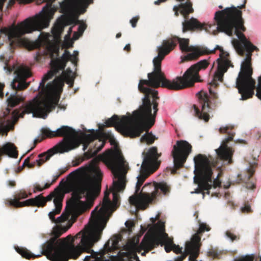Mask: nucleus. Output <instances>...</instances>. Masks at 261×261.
Returning <instances> with one entry per match:
<instances>
[{"mask_svg": "<svg viewBox=\"0 0 261 261\" xmlns=\"http://www.w3.org/2000/svg\"><path fill=\"white\" fill-rule=\"evenodd\" d=\"M59 176H60V175H59V174L54 176V179H53V180L50 184H51V185H52L56 181V180H57V179L59 177Z\"/></svg>", "mask_w": 261, "mask_h": 261, "instance_id": "ea45409f", "label": "nucleus"}, {"mask_svg": "<svg viewBox=\"0 0 261 261\" xmlns=\"http://www.w3.org/2000/svg\"><path fill=\"white\" fill-rule=\"evenodd\" d=\"M7 110L8 111V113H10V110L9 108H8Z\"/></svg>", "mask_w": 261, "mask_h": 261, "instance_id": "5fc2aeb1", "label": "nucleus"}, {"mask_svg": "<svg viewBox=\"0 0 261 261\" xmlns=\"http://www.w3.org/2000/svg\"><path fill=\"white\" fill-rule=\"evenodd\" d=\"M259 261H261V256L260 257V258H259Z\"/></svg>", "mask_w": 261, "mask_h": 261, "instance_id": "4d7b16f0", "label": "nucleus"}, {"mask_svg": "<svg viewBox=\"0 0 261 261\" xmlns=\"http://www.w3.org/2000/svg\"><path fill=\"white\" fill-rule=\"evenodd\" d=\"M25 100V97L20 95L15 92L13 94H10V96L7 99L8 107L9 108H13L20 102H23Z\"/></svg>", "mask_w": 261, "mask_h": 261, "instance_id": "4be33fe9", "label": "nucleus"}, {"mask_svg": "<svg viewBox=\"0 0 261 261\" xmlns=\"http://www.w3.org/2000/svg\"><path fill=\"white\" fill-rule=\"evenodd\" d=\"M219 8L220 9H222V8H223V7H222V6H219Z\"/></svg>", "mask_w": 261, "mask_h": 261, "instance_id": "6e6d98bb", "label": "nucleus"}, {"mask_svg": "<svg viewBox=\"0 0 261 261\" xmlns=\"http://www.w3.org/2000/svg\"><path fill=\"white\" fill-rule=\"evenodd\" d=\"M139 19V16H136L133 17L132 19L130 20V23L133 28H135L137 25V23Z\"/></svg>", "mask_w": 261, "mask_h": 261, "instance_id": "2f4dec72", "label": "nucleus"}, {"mask_svg": "<svg viewBox=\"0 0 261 261\" xmlns=\"http://www.w3.org/2000/svg\"><path fill=\"white\" fill-rule=\"evenodd\" d=\"M30 160H29V158H27L24 161V162L23 163V166H27L28 165H30Z\"/></svg>", "mask_w": 261, "mask_h": 261, "instance_id": "4c0bfd02", "label": "nucleus"}, {"mask_svg": "<svg viewBox=\"0 0 261 261\" xmlns=\"http://www.w3.org/2000/svg\"><path fill=\"white\" fill-rule=\"evenodd\" d=\"M7 185L10 187H15L16 185V184L15 180H9L7 181Z\"/></svg>", "mask_w": 261, "mask_h": 261, "instance_id": "c9c22d12", "label": "nucleus"}, {"mask_svg": "<svg viewBox=\"0 0 261 261\" xmlns=\"http://www.w3.org/2000/svg\"><path fill=\"white\" fill-rule=\"evenodd\" d=\"M13 70L15 77L11 84L12 88L17 91L23 90L27 88L30 83H26L25 81L31 75L29 69L23 65L13 66L12 68L8 67L7 72L8 74H10Z\"/></svg>", "mask_w": 261, "mask_h": 261, "instance_id": "2eb2a0df", "label": "nucleus"}, {"mask_svg": "<svg viewBox=\"0 0 261 261\" xmlns=\"http://www.w3.org/2000/svg\"><path fill=\"white\" fill-rule=\"evenodd\" d=\"M72 32V28H70L69 29V31H68V33L69 34H70L71 32Z\"/></svg>", "mask_w": 261, "mask_h": 261, "instance_id": "603ef678", "label": "nucleus"}, {"mask_svg": "<svg viewBox=\"0 0 261 261\" xmlns=\"http://www.w3.org/2000/svg\"><path fill=\"white\" fill-rule=\"evenodd\" d=\"M62 201L63 198L61 196H57L54 199V203L55 206V208L48 214L49 219L52 222L56 223H61L67 221L70 216V214L63 213L57 219H55V216L56 215L59 214L61 211L62 207Z\"/></svg>", "mask_w": 261, "mask_h": 261, "instance_id": "f3484780", "label": "nucleus"}, {"mask_svg": "<svg viewBox=\"0 0 261 261\" xmlns=\"http://www.w3.org/2000/svg\"><path fill=\"white\" fill-rule=\"evenodd\" d=\"M121 36V33H118L116 34V38H120V37Z\"/></svg>", "mask_w": 261, "mask_h": 261, "instance_id": "09e8293b", "label": "nucleus"}, {"mask_svg": "<svg viewBox=\"0 0 261 261\" xmlns=\"http://www.w3.org/2000/svg\"><path fill=\"white\" fill-rule=\"evenodd\" d=\"M80 169H77L70 173V175H77L79 173V171Z\"/></svg>", "mask_w": 261, "mask_h": 261, "instance_id": "a18cd8bd", "label": "nucleus"}, {"mask_svg": "<svg viewBox=\"0 0 261 261\" xmlns=\"http://www.w3.org/2000/svg\"><path fill=\"white\" fill-rule=\"evenodd\" d=\"M16 0H9L8 7H12L15 3ZM20 4H28L30 3L32 0H17Z\"/></svg>", "mask_w": 261, "mask_h": 261, "instance_id": "c85d7f7f", "label": "nucleus"}, {"mask_svg": "<svg viewBox=\"0 0 261 261\" xmlns=\"http://www.w3.org/2000/svg\"><path fill=\"white\" fill-rule=\"evenodd\" d=\"M159 231L158 237H154L151 235L146 234L138 246L136 248H132L125 252H122V256L126 257L129 260L134 259L140 261L137 254V252L140 253L142 250H144L141 254L142 256H145L147 253L159 245H161L162 246H164L165 250L167 253L173 251L174 253L178 254L181 252L182 248L179 245L175 244L173 238L169 237L168 234L165 232L164 225L160 226Z\"/></svg>", "mask_w": 261, "mask_h": 261, "instance_id": "9d476101", "label": "nucleus"}, {"mask_svg": "<svg viewBox=\"0 0 261 261\" xmlns=\"http://www.w3.org/2000/svg\"><path fill=\"white\" fill-rule=\"evenodd\" d=\"M93 0H64L61 4L62 7H68L73 6L81 10L84 13L88 6L93 3Z\"/></svg>", "mask_w": 261, "mask_h": 261, "instance_id": "a211bd4d", "label": "nucleus"}, {"mask_svg": "<svg viewBox=\"0 0 261 261\" xmlns=\"http://www.w3.org/2000/svg\"><path fill=\"white\" fill-rule=\"evenodd\" d=\"M110 192L106 191L102 206H96L91 213L89 223L74 237L68 235L59 239L62 233L51 237L41 246V254L35 255L25 248L18 247L17 252L27 259L35 258L41 255L46 256L51 261H68L76 259L83 252L90 253L84 261H99L105 252L102 249L94 251L92 248L101 239L102 231L106 226V214L112 209V203L109 198Z\"/></svg>", "mask_w": 261, "mask_h": 261, "instance_id": "f257e3e1", "label": "nucleus"}, {"mask_svg": "<svg viewBox=\"0 0 261 261\" xmlns=\"http://www.w3.org/2000/svg\"><path fill=\"white\" fill-rule=\"evenodd\" d=\"M67 84H70L71 83V86H72L73 81H70V80H68V81H67Z\"/></svg>", "mask_w": 261, "mask_h": 261, "instance_id": "8fccbe9b", "label": "nucleus"}, {"mask_svg": "<svg viewBox=\"0 0 261 261\" xmlns=\"http://www.w3.org/2000/svg\"><path fill=\"white\" fill-rule=\"evenodd\" d=\"M257 166V164L254 163L252 165L250 164V168L247 170V172L245 173L243 178H241L243 182H246V187L248 189L253 190L255 188V185L252 182H247L249 181L251 177L253 176L255 172V168Z\"/></svg>", "mask_w": 261, "mask_h": 261, "instance_id": "412c9836", "label": "nucleus"}, {"mask_svg": "<svg viewBox=\"0 0 261 261\" xmlns=\"http://www.w3.org/2000/svg\"><path fill=\"white\" fill-rule=\"evenodd\" d=\"M242 15V11L234 6L226 8L215 13L214 20L216 23H202L192 17L182 22V31L186 33L188 31L200 32L205 30L214 35H217L218 32L225 33L229 36L233 33L236 35L239 40H233L232 44L238 55L242 57L246 56L241 64V71L237 79L236 86L241 95L240 99L244 100L254 95L256 83L252 77L253 69L251 57L252 52L254 50L258 51L259 49L248 40L242 33L245 31L246 28Z\"/></svg>", "mask_w": 261, "mask_h": 261, "instance_id": "f03ea898", "label": "nucleus"}, {"mask_svg": "<svg viewBox=\"0 0 261 261\" xmlns=\"http://www.w3.org/2000/svg\"><path fill=\"white\" fill-rule=\"evenodd\" d=\"M73 43L71 40L66 41L63 44V47L66 49L72 47Z\"/></svg>", "mask_w": 261, "mask_h": 261, "instance_id": "f704fd0d", "label": "nucleus"}, {"mask_svg": "<svg viewBox=\"0 0 261 261\" xmlns=\"http://www.w3.org/2000/svg\"><path fill=\"white\" fill-rule=\"evenodd\" d=\"M256 96L261 100V75L258 79V85L256 88Z\"/></svg>", "mask_w": 261, "mask_h": 261, "instance_id": "bb28decb", "label": "nucleus"}, {"mask_svg": "<svg viewBox=\"0 0 261 261\" xmlns=\"http://www.w3.org/2000/svg\"><path fill=\"white\" fill-rule=\"evenodd\" d=\"M254 260V256L253 255H245L242 256L238 258L234 259V261H253Z\"/></svg>", "mask_w": 261, "mask_h": 261, "instance_id": "a878e982", "label": "nucleus"}, {"mask_svg": "<svg viewBox=\"0 0 261 261\" xmlns=\"http://www.w3.org/2000/svg\"><path fill=\"white\" fill-rule=\"evenodd\" d=\"M246 3V1L245 0V2H244V3L243 5H241L240 6H238V8H239L240 9H243V8H245Z\"/></svg>", "mask_w": 261, "mask_h": 261, "instance_id": "79ce46f5", "label": "nucleus"}, {"mask_svg": "<svg viewBox=\"0 0 261 261\" xmlns=\"http://www.w3.org/2000/svg\"><path fill=\"white\" fill-rule=\"evenodd\" d=\"M226 236L232 242L237 241L240 239V236L234 234L230 230H227L225 232Z\"/></svg>", "mask_w": 261, "mask_h": 261, "instance_id": "393cba45", "label": "nucleus"}, {"mask_svg": "<svg viewBox=\"0 0 261 261\" xmlns=\"http://www.w3.org/2000/svg\"><path fill=\"white\" fill-rule=\"evenodd\" d=\"M143 155V161L137 177L135 192L134 195L129 197V202L137 208L144 210L149 203L162 193L168 195L171 188L166 182H154L145 184L139 193L140 187L145 179L158 169L161 163L158 160L161 154L158 153L156 147H152L147 152L144 151Z\"/></svg>", "mask_w": 261, "mask_h": 261, "instance_id": "6e6552de", "label": "nucleus"}, {"mask_svg": "<svg viewBox=\"0 0 261 261\" xmlns=\"http://www.w3.org/2000/svg\"><path fill=\"white\" fill-rule=\"evenodd\" d=\"M56 27L58 31H61L63 29V26L62 24H58Z\"/></svg>", "mask_w": 261, "mask_h": 261, "instance_id": "a19ab883", "label": "nucleus"}, {"mask_svg": "<svg viewBox=\"0 0 261 261\" xmlns=\"http://www.w3.org/2000/svg\"><path fill=\"white\" fill-rule=\"evenodd\" d=\"M216 50H219L220 54L219 58L217 60L218 62L217 70L215 72L213 79L210 83L211 85L214 87H216L218 85V81L222 82L223 81L224 74L227 71L229 67L232 66L230 61L228 59L229 54L225 51L223 48L219 45H217L212 50H209L207 48L208 53L205 55L215 54Z\"/></svg>", "mask_w": 261, "mask_h": 261, "instance_id": "ddd939ff", "label": "nucleus"}, {"mask_svg": "<svg viewBox=\"0 0 261 261\" xmlns=\"http://www.w3.org/2000/svg\"><path fill=\"white\" fill-rule=\"evenodd\" d=\"M191 145L185 140H179L173 146L172 155L173 158L174 169L173 173L183 167L187 158L192 151Z\"/></svg>", "mask_w": 261, "mask_h": 261, "instance_id": "4468645a", "label": "nucleus"}, {"mask_svg": "<svg viewBox=\"0 0 261 261\" xmlns=\"http://www.w3.org/2000/svg\"><path fill=\"white\" fill-rule=\"evenodd\" d=\"M241 211L243 213H249L252 212L251 206L248 203H245L244 206L241 208Z\"/></svg>", "mask_w": 261, "mask_h": 261, "instance_id": "cd10ccee", "label": "nucleus"}, {"mask_svg": "<svg viewBox=\"0 0 261 261\" xmlns=\"http://www.w3.org/2000/svg\"><path fill=\"white\" fill-rule=\"evenodd\" d=\"M41 141V140L38 139H36L34 140V145L35 146L39 142H40Z\"/></svg>", "mask_w": 261, "mask_h": 261, "instance_id": "de8ad7c7", "label": "nucleus"}, {"mask_svg": "<svg viewBox=\"0 0 261 261\" xmlns=\"http://www.w3.org/2000/svg\"><path fill=\"white\" fill-rule=\"evenodd\" d=\"M179 43L180 50L182 52H189L183 58L182 61H189L197 60L200 56L204 55L207 52V47L205 46H194L189 45V39L174 36L171 38L164 40L162 46L158 47V56L153 60V71L147 74L148 80H140L139 88L142 85L151 86L153 88L161 86V81L165 77L161 70V63L165 57L169 54Z\"/></svg>", "mask_w": 261, "mask_h": 261, "instance_id": "1a4fd4ad", "label": "nucleus"}, {"mask_svg": "<svg viewBox=\"0 0 261 261\" xmlns=\"http://www.w3.org/2000/svg\"><path fill=\"white\" fill-rule=\"evenodd\" d=\"M78 55H79V53H78V51H77L75 50V51H73V55H72V56H76V57H77Z\"/></svg>", "mask_w": 261, "mask_h": 261, "instance_id": "49530a36", "label": "nucleus"}, {"mask_svg": "<svg viewBox=\"0 0 261 261\" xmlns=\"http://www.w3.org/2000/svg\"><path fill=\"white\" fill-rule=\"evenodd\" d=\"M72 74V71L69 68L66 69V71H64L63 72V76H61L64 79L63 77H64L65 79H68L70 78V76L71 74ZM63 81L64 82V80H63Z\"/></svg>", "mask_w": 261, "mask_h": 261, "instance_id": "7c9ffc66", "label": "nucleus"}, {"mask_svg": "<svg viewBox=\"0 0 261 261\" xmlns=\"http://www.w3.org/2000/svg\"><path fill=\"white\" fill-rule=\"evenodd\" d=\"M37 196H39L40 198L37 199L36 201H35L34 203L36 204V205H34V206H37V207H43L46 205V203L47 201H51L53 198L54 197V199L55 197L57 196H60V195H56L54 193H51L49 195L47 196L45 198L44 197L42 194H40L38 195ZM63 198V197L62 196Z\"/></svg>", "mask_w": 261, "mask_h": 261, "instance_id": "5701e85b", "label": "nucleus"}, {"mask_svg": "<svg viewBox=\"0 0 261 261\" xmlns=\"http://www.w3.org/2000/svg\"><path fill=\"white\" fill-rule=\"evenodd\" d=\"M209 92L212 100H210L208 94L202 91L199 92L197 94L199 102L201 105L202 109L201 112L196 105H194L193 106L195 116L200 119L204 120L205 122H207L210 119V116L208 113L210 110L214 109L216 108V100L218 98L217 94L213 91L211 88H209Z\"/></svg>", "mask_w": 261, "mask_h": 261, "instance_id": "f8f14e48", "label": "nucleus"}, {"mask_svg": "<svg viewBox=\"0 0 261 261\" xmlns=\"http://www.w3.org/2000/svg\"><path fill=\"white\" fill-rule=\"evenodd\" d=\"M152 88L151 86L142 85V88L140 89L139 84L138 90L145 94L142 99V105L139 109L134 112L133 116L120 117L114 115L106 121V125L107 127L114 126L123 136L132 138L140 136L144 131H146V133L141 138V142L148 144H152L156 138L148 131L154 124L158 111V103L156 100L159 98L158 91Z\"/></svg>", "mask_w": 261, "mask_h": 261, "instance_id": "39448f33", "label": "nucleus"}, {"mask_svg": "<svg viewBox=\"0 0 261 261\" xmlns=\"http://www.w3.org/2000/svg\"><path fill=\"white\" fill-rule=\"evenodd\" d=\"M28 195H29V197L31 196L32 195V193H29L28 194Z\"/></svg>", "mask_w": 261, "mask_h": 261, "instance_id": "864d4df0", "label": "nucleus"}, {"mask_svg": "<svg viewBox=\"0 0 261 261\" xmlns=\"http://www.w3.org/2000/svg\"><path fill=\"white\" fill-rule=\"evenodd\" d=\"M151 220L152 223H154L156 220V219L152 218H151Z\"/></svg>", "mask_w": 261, "mask_h": 261, "instance_id": "3c124183", "label": "nucleus"}, {"mask_svg": "<svg viewBox=\"0 0 261 261\" xmlns=\"http://www.w3.org/2000/svg\"><path fill=\"white\" fill-rule=\"evenodd\" d=\"M207 255L208 256L213 257V258H218L219 256V254L217 251L215 249H210L207 253Z\"/></svg>", "mask_w": 261, "mask_h": 261, "instance_id": "c756f323", "label": "nucleus"}, {"mask_svg": "<svg viewBox=\"0 0 261 261\" xmlns=\"http://www.w3.org/2000/svg\"><path fill=\"white\" fill-rule=\"evenodd\" d=\"M69 61L76 65L78 58L72 56L67 49L65 50L61 58L51 60V70L43 76L38 88V90H41L40 91L32 100L22 106L23 111L21 113L17 109L13 112V122L7 121L6 123H2L0 125V133L7 135L10 130L14 129V124L18 118L23 117L25 114L32 113L33 117L43 119L47 117L48 114L58 105L64 84L62 76L56 77L52 82L48 83L46 85H45V83L60 71L64 70Z\"/></svg>", "mask_w": 261, "mask_h": 261, "instance_id": "20e7f679", "label": "nucleus"}, {"mask_svg": "<svg viewBox=\"0 0 261 261\" xmlns=\"http://www.w3.org/2000/svg\"><path fill=\"white\" fill-rule=\"evenodd\" d=\"M29 197L28 193L24 190H20L15 192L13 199H7L5 200V203L7 206H13L15 208H20L24 206H34L36 204L35 201L37 200L39 196H36L34 198H30L24 201L20 202L21 199H25Z\"/></svg>", "mask_w": 261, "mask_h": 261, "instance_id": "dca6fc26", "label": "nucleus"}, {"mask_svg": "<svg viewBox=\"0 0 261 261\" xmlns=\"http://www.w3.org/2000/svg\"><path fill=\"white\" fill-rule=\"evenodd\" d=\"M210 63L208 60H202L192 65L182 76H177L170 81L165 77L161 81V86L170 90L178 91L194 86L195 82H201L199 71L206 69Z\"/></svg>", "mask_w": 261, "mask_h": 261, "instance_id": "9b49d317", "label": "nucleus"}, {"mask_svg": "<svg viewBox=\"0 0 261 261\" xmlns=\"http://www.w3.org/2000/svg\"><path fill=\"white\" fill-rule=\"evenodd\" d=\"M66 171V169H61L60 170V173L59 174V175L61 176L62 174H64Z\"/></svg>", "mask_w": 261, "mask_h": 261, "instance_id": "37998d69", "label": "nucleus"}, {"mask_svg": "<svg viewBox=\"0 0 261 261\" xmlns=\"http://www.w3.org/2000/svg\"><path fill=\"white\" fill-rule=\"evenodd\" d=\"M219 132L222 134H227L228 137L222 141L220 146L216 149L217 158L215 160L212 156L207 157L206 155L202 154H198L194 158L195 164L194 182L198 185V187L191 193H202L203 198L205 196V194H210L209 190L212 187L216 188L220 187L221 185V182L218 176L212 181L213 171L211 166L220 168L222 164L219 165V161L227 162L228 164L232 163V158L234 150L228 147L227 144L232 140L234 133L232 128L228 126L220 127Z\"/></svg>", "mask_w": 261, "mask_h": 261, "instance_id": "0eeeda50", "label": "nucleus"}, {"mask_svg": "<svg viewBox=\"0 0 261 261\" xmlns=\"http://www.w3.org/2000/svg\"><path fill=\"white\" fill-rule=\"evenodd\" d=\"M5 85L4 84H2L0 83V97H3L4 96V93H3V89L4 88Z\"/></svg>", "mask_w": 261, "mask_h": 261, "instance_id": "e433bc0d", "label": "nucleus"}, {"mask_svg": "<svg viewBox=\"0 0 261 261\" xmlns=\"http://www.w3.org/2000/svg\"><path fill=\"white\" fill-rule=\"evenodd\" d=\"M35 162H34V163H30V165H28L27 166L29 168H32L35 166Z\"/></svg>", "mask_w": 261, "mask_h": 261, "instance_id": "c03bdc74", "label": "nucleus"}, {"mask_svg": "<svg viewBox=\"0 0 261 261\" xmlns=\"http://www.w3.org/2000/svg\"><path fill=\"white\" fill-rule=\"evenodd\" d=\"M124 49L125 50L127 51H130V44H126V45L125 46V47H124Z\"/></svg>", "mask_w": 261, "mask_h": 261, "instance_id": "58836bf2", "label": "nucleus"}, {"mask_svg": "<svg viewBox=\"0 0 261 261\" xmlns=\"http://www.w3.org/2000/svg\"><path fill=\"white\" fill-rule=\"evenodd\" d=\"M102 162L110 169L117 180H113L112 188L113 202L116 205L120 198L119 192L125 188L126 171L124 168V159L119 150H107L95 157L92 162L94 164L92 169L94 182L83 181L80 183L73 192L74 200L73 209L77 210L80 214L89 210L93 206L94 201L99 194L102 174L96 164Z\"/></svg>", "mask_w": 261, "mask_h": 261, "instance_id": "7ed1b4c3", "label": "nucleus"}, {"mask_svg": "<svg viewBox=\"0 0 261 261\" xmlns=\"http://www.w3.org/2000/svg\"><path fill=\"white\" fill-rule=\"evenodd\" d=\"M88 132L91 134H85L82 141L75 130L68 126H62L56 131H52L48 128H43L41 133L46 138L64 137V138L47 151L38 155L39 159L36 161L37 166H41L54 154L68 152L79 147L81 143L83 144L84 151L89 147L88 150L84 152L82 161L89 160L95 156L102 149L107 140H109L111 142L114 140V136L110 132H105L94 129L89 130Z\"/></svg>", "mask_w": 261, "mask_h": 261, "instance_id": "423d86ee", "label": "nucleus"}, {"mask_svg": "<svg viewBox=\"0 0 261 261\" xmlns=\"http://www.w3.org/2000/svg\"><path fill=\"white\" fill-rule=\"evenodd\" d=\"M125 225L129 231H131L132 227H134L135 226V224L132 221H126L125 223Z\"/></svg>", "mask_w": 261, "mask_h": 261, "instance_id": "72a5a7b5", "label": "nucleus"}, {"mask_svg": "<svg viewBox=\"0 0 261 261\" xmlns=\"http://www.w3.org/2000/svg\"><path fill=\"white\" fill-rule=\"evenodd\" d=\"M180 10V13L185 19H188L190 13H193L194 10L192 8V4L190 0H186L185 3H181L178 6H174L173 11L175 12V15L178 16V11Z\"/></svg>", "mask_w": 261, "mask_h": 261, "instance_id": "6ab92c4d", "label": "nucleus"}, {"mask_svg": "<svg viewBox=\"0 0 261 261\" xmlns=\"http://www.w3.org/2000/svg\"><path fill=\"white\" fill-rule=\"evenodd\" d=\"M210 226L205 223H199V227L197 232L192 236L190 241H187L186 243H191L192 244L201 246V244L200 242L202 233L205 231H208L210 230Z\"/></svg>", "mask_w": 261, "mask_h": 261, "instance_id": "aec40b11", "label": "nucleus"}, {"mask_svg": "<svg viewBox=\"0 0 261 261\" xmlns=\"http://www.w3.org/2000/svg\"><path fill=\"white\" fill-rule=\"evenodd\" d=\"M87 28V25L83 23L81 24L78 28V32L81 34H82L84 31L86 30Z\"/></svg>", "mask_w": 261, "mask_h": 261, "instance_id": "473e14b6", "label": "nucleus"}, {"mask_svg": "<svg viewBox=\"0 0 261 261\" xmlns=\"http://www.w3.org/2000/svg\"><path fill=\"white\" fill-rule=\"evenodd\" d=\"M51 185V184L46 183L43 187H41L39 184H35L34 186V193L37 191L41 192L44 189H48Z\"/></svg>", "mask_w": 261, "mask_h": 261, "instance_id": "b1692460", "label": "nucleus"}]
</instances>
